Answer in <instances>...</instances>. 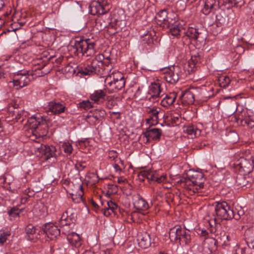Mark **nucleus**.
<instances>
[{
    "label": "nucleus",
    "mask_w": 254,
    "mask_h": 254,
    "mask_svg": "<svg viewBox=\"0 0 254 254\" xmlns=\"http://www.w3.org/2000/svg\"><path fill=\"white\" fill-rule=\"evenodd\" d=\"M69 243L75 248H79L81 246L82 241L79 235L75 233L68 234L67 237Z\"/></svg>",
    "instance_id": "c756f323"
},
{
    "label": "nucleus",
    "mask_w": 254,
    "mask_h": 254,
    "mask_svg": "<svg viewBox=\"0 0 254 254\" xmlns=\"http://www.w3.org/2000/svg\"><path fill=\"white\" fill-rule=\"evenodd\" d=\"M177 97L176 92H172L166 95L165 97L162 100L161 105L165 107H168L172 105L175 102Z\"/></svg>",
    "instance_id": "7c9ffc66"
},
{
    "label": "nucleus",
    "mask_w": 254,
    "mask_h": 254,
    "mask_svg": "<svg viewBox=\"0 0 254 254\" xmlns=\"http://www.w3.org/2000/svg\"><path fill=\"white\" fill-rule=\"evenodd\" d=\"M96 41L94 39L77 38L74 45L71 46L70 51L76 56H92L95 53Z\"/></svg>",
    "instance_id": "20e7f679"
},
{
    "label": "nucleus",
    "mask_w": 254,
    "mask_h": 254,
    "mask_svg": "<svg viewBox=\"0 0 254 254\" xmlns=\"http://www.w3.org/2000/svg\"><path fill=\"white\" fill-rule=\"evenodd\" d=\"M44 233L50 239L53 240L60 235L61 231H63V233L66 235L67 232L63 229H59L58 226L55 225L53 223H46L43 227Z\"/></svg>",
    "instance_id": "9d476101"
},
{
    "label": "nucleus",
    "mask_w": 254,
    "mask_h": 254,
    "mask_svg": "<svg viewBox=\"0 0 254 254\" xmlns=\"http://www.w3.org/2000/svg\"><path fill=\"white\" fill-rule=\"evenodd\" d=\"M232 165L244 174H250L254 168V155L251 156L250 158L243 157L238 158L236 156L232 162Z\"/></svg>",
    "instance_id": "423d86ee"
},
{
    "label": "nucleus",
    "mask_w": 254,
    "mask_h": 254,
    "mask_svg": "<svg viewBox=\"0 0 254 254\" xmlns=\"http://www.w3.org/2000/svg\"><path fill=\"white\" fill-rule=\"evenodd\" d=\"M137 241L139 247L142 249H147L151 245L150 235L146 232H143L138 236Z\"/></svg>",
    "instance_id": "412c9836"
},
{
    "label": "nucleus",
    "mask_w": 254,
    "mask_h": 254,
    "mask_svg": "<svg viewBox=\"0 0 254 254\" xmlns=\"http://www.w3.org/2000/svg\"><path fill=\"white\" fill-rule=\"evenodd\" d=\"M219 81L220 82V86L223 88L227 87L231 82V80L228 76H224L220 78Z\"/></svg>",
    "instance_id": "a19ab883"
},
{
    "label": "nucleus",
    "mask_w": 254,
    "mask_h": 254,
    "mask_svg": "<svg viewBox=\"0 0 254 254\" xmlns=\"http://www.w3.org/2000/svg\"><path fill=\"white\" fill-rule=\"evenodd\" d=\"M171 120L173 124L179 125L181 122V116L177 113H173L171 115Z\"/></svg>",
    "instance_id": "37998d69"
},
{
    "label": "nucleus",
    "mask_w": 254,
    "mask_h": 254,
    "mask_svg": "<svg viewBox=\"0 0 254 254\" xmlns=\"http://www.w3.org/2000/svg\"><path fill=\"white\" fill-rule=\"evenodd\" d=\"M47 117L36 114L30 118L27 121L29 129L26 135L32 141L39 142L45 137L48 132Z\"/></svg>",
    "instance_id": "f257e3e1"
},
{
    "label": "nucleus",
    "mask_w": 254,
    "mask_h": 254,
    "mask_svg": "<svg viewBox=\"0 0 254 254\" xmlns=\"http://www.w3.org/2000/svg\"><path fill=\"white\" fill-rule=\"evenodd\" d=\"M106 100V106L108 109H111L117 105L116 101L112 96H107Z\"/></svg>",
    "instance_id": "ea45409f"
},
{
    "label": "nucleus",
    "mask_w": 254,
    "mask_h": 254,
    "mask_svg": "<svg viewBox=\"0 0 254 254\" xmlns=\"http://www.w3.org/2000/svg\"><path fill=\"white\" fill-rule=\"evenodd\" d=\"M161 111V108L158 107L154 106L149 108L147 113L149 115V117L146 120V123L151 125L157 124L159 120L158 116Z\"/></svg>",
    "instance_id": "2eb2a0df"
},
{
    "label": "nucleus",
    "mask_w": 254,
    "mask_h": 254,
    "mask_svg": "<svg viewBox=\"0 0 254 254\" xmlns=\"http://www.w3.org/2000/svg\"><path fill=\"white\" fill-rule=\"evenodd\" d=\"M194 55L195 56H200V57H203V54L202 52H193L191 54V56Z\"/></svg>",
    "instance_id": "774afa93"
},
{
    "label": "nucleus",
    "mask_w": 254,
    "mask_h": 254,
    "mask_svg": "<svg viewBox=\"0 0 254 254\" xmlns=\"http://www.w3.org/2000/svg\"><path fill=\"white\" fill-rule=\"evenodd\" d=\"M118 156V153L115 150H110L108 152V158L111 160L115 161L116 159L117 158Z\"/></svg>",
    "instance_id": "8fccbe9b"
},
{
    "label": "nucleus",
    "mask_w": 254,
    "mask_h": 254,
    "mask_svg": "<svg viewBox=\"0 0 254 254\" xmlns=\"http://www.w3.org/2000/svg\"><path fill=\"white\" fill-rule=\"evenodd\" d=\"M99 177L96 173H89L85 177V182L87 186L92 187L99 181Z\"/></svg>",
    "instance_id": "2f4dec72"
},
{
    "label": "nucleus",
    "mask_w": 254,
    "mask_h": 254,
    "mask_svg": "<svg viewBox=\"0 0 254 254\" xmlns=\"http://www.w3.org/2000/svg\"><path fill=\"white\" fill-rule=\"evenodd\" d=\"M201 237H203L206 240L207 239V236L208 235V232L204 229H202L201 230V233L200 234Z\"/></svg>",
    "instance_id": "338daca9"
},
{
    "label": "nucleus",
    "mask_w": 254,
    "mask_h": 254,
    "mask_svg": "<svg viewBox=\"0 0 254 254\" xmlns=\"http://www.w3.org/2000/svg\"><path fill=\"white\" fill-rule=\"evenodd\" d=\"M39 150L42 157L45 160H48L56 156V149L53 145H41Z\"/></svg>",
    "instance_id": "dca6fc26"
},
{
    "label": "nucleus",
    "mask_w": 254,
    "mask_h": 254,
    "mask_svg": "<svg viewBox=\"0 0 254 254\" xmlns=\"http://www.w3.org/2000/svg\"><path fill=\"white\" fill-rule=\"evenodd\" d=\"M113 21L115 24V26L116 27L115 28L114 30L112 29L110 31V35H114L117 33L119 32L126 26V22L125 20L114 19L113 20Z\"/></svg>",
    "instance_id": "f704fd0d"
},
{
    "label": "nucleus",
    "mask_w": 254,
    "mask_h": 254,
    "mask_svg": "<svg viewBox=\"0 0 254 254\" xmlns=\"http://www.w3.org/2000/svg\"><path fill=\"white\" fill-rule=\"evenodd\" d=\"M185 33L190 39L200 43L204 42L206 39L205 35L200 30L195 28L189 27Z\"/></svg>",
    "instance_id": "4468645a"
},
{
    "label": "nucleus",
    "mask_w": 254,
    "mask_h": 254,
    "mask_svg": "<svg viewBox=\"0 0 254 254\" xmlns=\"http://www.w3.org/2000/svg\"><path fill=\"white\" fill-rule=\"evenodd\" d=\"M85 163L84 162H78L75 164V167L78 171H82L86 168Z\"/></svg>",
    "instance_id": "5fc2aeb1"
},
{
    "label": "nucleus",
    "mask_w": 254,
    "mask_h": 254,
    "mask_svg": "<svg viewBox=\"0 0 254 254\" xmlns=\"http://www.w3.org/2000/svg\"><path fill=\"white\" fill-rule=\"evenodd\" d=\"M115 24L113 21L110 20V19H108V22L107 23H106L104 22V24L103 25V28H107V30L108 33L110 34V31L112 30H114L115 28L116 27L115 26Z\"/></svg>",
    "instance_id": "79ce46f5"
},
{
    "label": "nucleus",
    "mask_w": 254,
    "mask_h": 254,
    "mask_svg": "<svg viewBox=\"0 0 254 254\" xmlns=\"http://www.w3.org/2000/svg\"><path fill=\"white\" fill-rule=\"evenodd\" d=\"M111 68H106L102 64L96 61H92L86 67L82 69L80 72L83 75H90L92 73L103 75L106 72H111Z\"/></svg>",
    "instance_id": "6e6552de"
},
{
    "label": "nucleus",
    "mask_w": 254,
    "mask_h": 254,
    "mask_svg": "<svg viewBox=\"0 0 254 254\" xmlns=\"http://www.w3.org/2000/svg\"><path fill=\"white\" fill-rule=\"evenodd\" d=\"M45 64L39 66L35 69V71L32 73H29V71L26 70H21L14 73L13 80L9 81V84H12L16 90L20 89L25 86H27L30 82V79L29 76L37 75L38 76H42L49 72V71H41Z\"/></svg>",
    "instance_id": "7ed1b4c3"
},
{
    "label": "nucleus",
    "mask_w": 254,
    "mask_h": 254,
    "mask_svg": "<svg viewBox=\"0 0 254 254\" xmlns=\"http://www.w3.org/2000/svg\"><path fill=\"white\" fill-rule=\"evenodd\" d=\"M107 206L105 208L109 209L112 212H114L115 210L117 209V204L111 200L107 201Z\"/></svg>",
    "instance_id": "49530a36"
},
{
    "label": "nucleus",
    "mask_w": 254,
    "mask_h": 254,
    "mask_svg": "<svg viewBox=\"0 0 254 254\" xmlns=\"http://www.w3.org/2000/svg\"><path fill=\"white\" fill-rule=\"evenodd\" d=\"M76 214L75 211L72 208H68L64 211L59 221V225L61 229L66 230L68 232L70 229V226L76 220Z\"/></svg>",
    "instance_id": "1a4fd4ad"
},
{
    "label": "nucleus",
    "mask_w": 254,
    "mask_h": 254,
    "mask_svg": "<svg viewBox=\"0 0 254 254\" xmlns=\"http://www.w3.org/2000/svg\"><path fill=\"white\" fill-rule=\"evenodd\" d=\"M236 183L237 186L240 188H248L252 185V179L241 174L237 177Z\"/></svg>",
    "instance_id": "393cba45"
},
{
    "label": "nucleus",
    "mask_w": 254,
    "mask_h": 254,
    "mask_svg": "<svg viewBox=\"0 0 254 254\" xmlns=\"http://www.w3.org/2000/svg\"><path fill=\"white\" fill-rule=\"evenodd\" d=\"M156 22L161 27L165 28L170 27V21L166 9H162L155 16Z\"/></svg>",
    "instance_id": "f3484780"
},
{
    "label": "nucleus",
    "mask_w": 254,
    "mask_h": 254,
    "mask_svg": "<svg viewBox=\"0 0 254 254\" xmlns=\"http://www.w3.org/2000/svg\"><path fill=\"white\" fill-rule=\"evenodd\" d=\"M151 175L149 177V180L155 181L158 183L163 182L166 178V175H159L157 172L151 171Z\"/></svg>",
    "instance_id": "e433bc0d"
},
{
    "label": "nucleus",
    "mask_w": 254,
    "mask_h": 254,
    "mask_svg": "<svg viewBox=\"0 0 254 254\" xmlns=\"http://www.w3.org/2000/svg\"><path fill=\"white\" fill-rule=\"evenodd\" d=\"M248 250L246 248L238 247L235 254H250Z\"/></svg>",
    "instance_id": "603ef678"
},
{
    "label": "nucleus",
    "mask_w": 254,
    "mask_h": 254,
    "mask_svg": "<svg viewBox=\"0 0 254 254\" xmlns=\"http://www.w3.org/2000/svg\"><path fill=\"white\" fill-rule=\"evenodd\" d=\"M204 181L203 173L190 170L187 174V177L182 178L180 183L181 186L188 190L190 194L192 195L203 188Z\"/></svg>",
    "instance_id": "f03ea898"
},
{
    "label": "nucleus",
    "mask_w": 254,
    "mask_h": 254,
    "mask_svg": "<svg viewBox=\"0 0 254 254\" xmlns=\"http://www.w3.org/2000/svg\"><path fill=\"white\" fill-rule=\"evenodd\" d=\"M103 210L104 215L107 217L110 216L113 213L111 211V210H109V209L108 208H104L103 209Z\"/></svg>",
    "instance_id": "0e129e2a"
},
{
    "label": "nucleus",
    "mask_w": 254,
    "mask_h": 254,
    "mask_svg": "<svg viewBox=\"0 0 254 254\" xmlns=\"http://www.w3.org/2000/svg\"><path fill=\"white\" fill-rule=\"evenodd\" d=\"M166 28H169L170 33L174 36L179 35L181 32V31L183 29L182 26L179 24H171L170 23L169 27H166Z\"/></svg>",
    "instance_id": "4c0bfd02"
},
{
    "label": "nucleus",
    "mask_w": 254,
    "mask_h": 254,
    "mask_svg": "<svg viewBox=\"0 0 254 254\" xmlns=\"http://www.w3.org/2000/svg\"><path fill=\"white\" fill-rule=\"evenodd\" d=\"M143 134L147 138V141L158 142L162 135V130L160 128H156L151 126L146 129Z\"/></svg>",
    "instance_id": "f8f14e48"
},
{
    "label": "nucleus",
    "mask_w": 254,
    "mask_h": 254,
    "mask_svg": "<svg viewBox=\"0 0 254 254\" xmlns=\"http://www.w3.org/2000/svg\"><path fill=\"white\" fill-rule=\"evenodd\" d=\"M161 92L162 89L159 83H154L151 84L148 92L149 94L150 95L149 100L151 98L156 99L159 98L161 96Z\"/></svg>",
    "instance_id": "a878e982"
},
{
    "label": "nucleus",
    "mask_w": 254,
    "mask_h": 254,
    "mask_svg": "<svg viewBox=\"0 0 254 254\" xmlns=\"http://www.w3.org/2000/svg\"><path fill=\"white\" fill-rule=\"evenodd\" d=\"M234 210L226 201H217L214 204V212L212 220L215 223H220L222 220H230L233 219Z\"/></svg>",
    "instance_id": "39448f33"
},
{
    "label": "nucleus",
    "mask_w": 254,
    "mask_h": 254,
    "mask_svg": "<svg viewBox=\"0 0 254 254\" xmlns=\"http://www.w3.org/2000/svg\"><path fill=\"white\" fill-rule=\"evenodd\" d=\"M183 129L184 132L187 133L191 138L198 137L201 134V130L193 125L184 126Z\"/></svg>",
    "instance_id": "bb28decb"
},
{
    "label": "nucleus",
    "mask_w": 254,
    "mask_h": 254,
    "mask_svg": "<svg viewBox=\"0 0 254 254\" xmlns=\"http://www.w3.org/2000/svg\"><path fill=\"white\" fill-rule=\"evenodd\" d=\"M10 232L9 231L3 232L2 233H1L0 234V244H3L4 242H5L7 239V238L10 235Z\"/></svg>",
    "instance_id": "c03bdc74"
},
{
    "label": "nucleus",
    "mask_w": 254,
    "mask_h": 254,
    "mask_svg": "<svg viewBox=\"0 0 254 254\" xmlns=\"http://www.w3.org/2000/svg\"><path fill=\"white\" fill-rule=\"evenodd\" d=\"M163 78L168 83L174 84L179 80V75L178 73L176 72L174 66L165 68L163 70Z\"/></svg>",
    "instance_id": "ddd939ff"
},
{
    "label": "nucleus",
    "mask_w": 254,
    "mask_h": 254,
    "mask_svg": "<svg viewBox=\"0 0 254 254\" xmlns=\"http://www.w3.org/2000/svg\"><path fill=\"white\" fill-rule=\"evenodd\" d=\"M107 53L103 54H99L96 56L95 58L93 60V61H96L102 64V66L106 68H112V63L111 62V58L110 55H107Z\"/></svg>",
    "instance_id": "6ab92c4d"
},
{
    "label": "nucleus",
    "mask_w": 254,
    "mask_h": 254,
    "mask_svg": "<svg viewBox=\"0 0 254 254\" xmlns=\"http://www.w3.org/2000/svg\"><path fill=\"white\" fill-rule=\"evenodd\" d=\"M246 242L249 244L254 240V226H251L250 224L247 226L244 234Z\"/></svg>",
    "instance_id": "72a5a7b5"
},
{
    "label": "nucleus",
    "mask_w": 254,
    "mask_h": 254,
    "mask_svg": "<svg viewBox=\"0 0 254 254\" xmlns=\"http://www.w3.org/2000/svg\"><path fill=\"white\" fill-rule=\"evenodd\" d=\"M93 107V103L89 100H84L78 104V107L81 109L88 110Z\"/></svg>",
    "instance_id": "58836bf2"
},
{
    "label": "nucleus",
    "mask_w": 254,
    "mask_h": 254,
    "mask_svg": "<svg viewBox=\"0 0 254 254\" xmlns=\"http://www.w3.org/2000/svg\"><path fill=\"white\" fill-rule=\"evenodd\" d=\"M143 41H146V42L149 44L150 43L152 42V38L151 37V35L148 33L145 35Z\"/></svg>",
    "instance_id": "052dcab7"
},
{
    "label": "nucleus",
    "mask_w": 254,
    "mask_h": 254,
    "mask_svg": "<svg viewBox=\"0 0 254 254\" xmlns=\"http://www.w3.org/2000/svg\"><path fill=\"white\" fill-rule=\"evenodd\" d=\"M95 114H99V116L100 118H102L104 116L105 114V111L103 110H96L95 111Z\"/></svg>",
    "instance_id": "69168bd1"
},
{
    "label": "nucleus",
    "mask_w": 254,
    "mask_h": 254,
    "mask_svg": "<svg viewBox=\"0 0 254 254\" xmlns=\"http://www.w3.org/2000/svg\"><path fill=\"white\" fill-rule=\"evenodd\" d=\"M114 82L111 85H114V87L118 90H121L125 85V80L124 76L118 73L116 76L113 75Z\"/></svg>",
    "instance_id": "c85d7f7f"
},
{
    "label": "nucleus",
    "mask_w": 254,
    "mask_h": 254,
    "mask_svg": "<svg viewBox=\"0 0 254 254\" xmlns=\"http://www.w3.org/2000/svg\"><path fill=\"white\" fill-rule=\"evenodd\" d=\"M140 174L142 177H143L144 178H146L149 180V177H150L149 176L151 175V171H150V172L143 171V172H141Z\"/></svg>",
    "instance_id": "e2e57ef3"
},
{
    "label": "nucleus",
    "mask_w": 254,
    "mask_h": 254,
    "mask_svg": "<svg viewBox=\"0 0 254 254\" xmlns=\"http://www.w3.org/2000/svg\"><path fill=\"white\" fill-rule=\"evenodd\" d=\"M107 96L106 89L97 90L94 91L90 95V99L95 103H99L103 102Z\"/></svg>",
    "instance_id": "aec40b11"
},
{
    "label": "nucleus",
    "mask_w": 254,
    "mask_h": 254,
    "mask_svg": "<svg viewBox=\"0 0 254 254\" xmlns=\"http://www.w3.org/2000/svg\"><path fill=\"white\" fill-rule=\"evenodd\" d=\"M244 214V211L243 210H240L238 211L237 213L236 214L235 211H234V217L233 219L235 220H238L241 218V216Z\"/></svg>",
    "instance_id": "bf43d9fd"
},
{
    "label": "nucleus",
    "mask_w": 254,
    "mask_h": 254,
    "mask_svg": "<svg viewBox=\"0 0 254 254\" xmlns=\"http://www.w3.org/2000/svg\"><path fill=\"white\" fill-rule=\"evenodd\" d=\"M132 200L134 207L137 210L145 211L149 208L148 203L138 194L133 196Z\"/></svg>",
    "instance_id": "a211bd4d"
},
{
    "label": "nucleus",
    "mask_w": 254,
    "mask_h": 254,
    "mask_svg": "<svg viewBox=\"0 0 254 254\" xmlns=\"http://www.w3.org/2000/svg\"><path fill=\"white\" fill-rule=\"evenodd\" d=\"M223 4L229 8L233 6L242 7L246 2V0H222Z\"/></svg>",
    "instance_id": "473e14b6"
},
{
    "label": "nucleus",
    "mask_w": 254,
    "mask_h": 254,
    "mask_svg": "<svg viewBox=\"0 0 254 254\" xmlns=\"http://www.w3.org/2000/svg\"><path fill=\"white\" fill-rule=\"evenodd\" d=\"M225 232H221L220 234V236H218L216 238H215V240L217 241V245L218 246H224V237L225 236Z\"/></svg>",
    "instance_id": "a18cd8bd"
},
{
    "label": "nucleus",
    "mask_w": 254,
    "mask_h": 254,
    "mask_svg": "<svg viewBox=\"0 0 254 254\" xmlns=\"http://www.w3.org/2000/svg\"><path fill=\"white\" fill-rule=\"evenodd\" d=\"M63 148L65 153L70 154L72 153L73 148L72 145L69 143H64L63 145Z\"/></svg>",
    "instance_id": "09e8293b"
},
{
    "label": "nucleus",
    "mask_w": 254,
    "mask_h": 254,
    "mask_svg": "<svg viewBox=\"0 0 254 254\" xmlns=\"http://www.w3.org/2000/svg\"><path fill=\"white\" fill-rule=\"evenodd\" d=\"M244 223H246V225L244 227H246V229L247 228V226L250 224H251V226H254V221L253 218L251 216L247 217V218L246 219V222L245 221Z\"/></svg>",
    "instance_id": "6e6d98bb"
},
{
    "label": "nucleus",
    "mask_w": 254,
    "mask_h": 254,
    "mask_svg": "<svg viewBox=\"0 0 254 254\" xmlns=\"http://www.w3.org/2000/svg\"><path fill=\"white\" fill-rule=\"evenodd\" d=\"M169 238L171 241L179 240L183 245H189L191 242L189 231L181 226H176L171 228L169 232Z\"/></svg>",
    "instance_id": "0eeeda50"
},
{
    "label": "nucleus",
    "mask_w": 254,
    "mask_h": 254,
    "mask_svg": "<svg viewBox=\"0 0 254 254\" xmlns=\"http://www.w3.org/2000/svg\"><path fill=\"white\" fill-rule=\"evenodd\" d=\"M8 214L10 216H12L13 217L18 216L19 215V211H18V209L15 207L11 208L8 211Z\"/></svg>",
    "instance_id": "864d4df0"
},
{
    "label": "nucleus",
    "mask_w": 254,
    "mask_h": 254,
    "mask_svg": "<svg viewBox=\"0 0 254 254\" xmlns=\"http://www.w3.org/2000/svg\"><path fill=\"white\" fill-rule=\"evenodd\" d=\"M110 9V7H103L97 1L92 2L91 6V13L92 15H103L106 13Z\"/></svg>",
    "instance_id": "b1692460"
},
{
    "label": "nucleus",
    "mask_w": 254,
    "mask_h": 254,
    "mask_svg": "<svg viewBox=\"0 0 254 254\" xmlns=\"http://www.w3.org/2000/svg\"><path fill=\"white\" fill-rule=\"evenodd\" d=\"M203 57L200 56H195L194 55L191 56V61L194 64H196L201 62V60Z\"/></svg>",
    "instance_id": "3c124183"
},
{
    "label": "nucleus",
    "mask_w": 254,
    "mask_h": 254,
    "mask_svg": "<svg viewBox=\"0 0 254 254\" xmlns=\"http://www.w3.org/2000/svg\"><path fill=\"white\" fill-rule=\"evenodd\" d=\"M97 1L100 4L102 5L103 7L110 8L109 0H97Z\"/></svg>",
    "instance_id": "13d9d810"
},
{
    "label": "nucleus",
    "mask_w": 254,
    "mask_h": 254,
    "mask_svg": "<svg viewBox=\"0 0 254 254\" xmlns=\"http://www.w3.org/2000/svg\"><path fill=\"white\" fill-rule=\"evenodd\" d=\"M224 246H229L230 245V241L231 239L229 236V235L227 234H225V236L224 237Z\"/></svg>",
    "instance_id": "4d7b16f0"
},
{
    "label": "nucleus",
    "mask_w": 254,
    "mask_h": 254,
    "mask_svg": "<svg viewBox=\"0 0 254 254\" xmlns=\"http://www.w3.org/2000/svg\"><path fill=\"white\" fill-rule=\"evenodd\" d=\"M36 228L31 224H28L25 229V232L26 234V238L29 241H32L34 239V235L35 234L36 232Z\"/></svg>",
    "instance_id": "c9c22d12"
},
{
    "label": "nucleus",
    "mask_w": 254,
    "mask_h": 254,
    "mask_svg": "<svg viewBox=\"0 0 254 254\" xmlns=\"http://www.w3.org/2000/svg\"><path fill=\"white\" fill-rule=\"evenodd\" d=\"M179 99L184 105L192 104L194 101V95L191 91L186 90L182 92Z\"/></svg>",
    "instance_id": "4be33fe9"
},
{
    "label": "nucleus",
    "mask_w": 254,
    "mask_h": 254,
    "mask_svg": "<svg viewBox=\"0 0 254 254\" xmlns=\"http://www.w3.org/2000/svg\"><path fill=\"white\" fill-rule=\"evenodd\" d=\"M217 242L215 240V238H208L204 240L203 247L204 249H208L210 253L215 252L218 247Z\"/></svg>",
    "instance_id": "cd10ccee"
},
{
    "label": "nucleus",
    "mask_w": 254,
    "mask_h": 254,
    "mask_svg": "<svg viewBox=\"0 0 254 254\" xmlns=\"http://www.w3.org/2000/svg\"><path fill=\"white\" fill-rule=\"evenodd\" d=\"M242 124L247 125L249 127L254 128V121L250 117H247L242 121Z\"/></svg>",
    "instance_id": "de8ad7c7"
},
{
    "label": "nucleus",
    "mask_w": 254,
    "mask_h": 254,
    "mask_svg": "<svg viewBox=\"0 0 254 254\" xmlns=\"http://www.w3.org/2000/svg\"><path fill=\"white\" fill-rule=\"evenodd\" d=\"M65 107L64 105L55 101H51L48 104V111L54 114H60L64 112Z\"/></svg>",
    "instance_id": "5701e85b"
},
{
    "label": "nucleus",
    "mask_w": 254,
    "mask_h": 254,
    "mask_svg": "<svg viewBox=\"0 0 254 254\" xmlns=\"http://www.w3.org/2000/svg\"><path fill=\"white\" fill-rule=\"evenodd\" d=\"M220 8L219 0H203L201 12L204 15L214 13Z\"/></svg>",
    "instance_id": "9b49d317"
},
{
    "label": "nucleus",
    "mask_w": 254,
    "mask_h": 254,
    "mask_svg": "<svg viewBox=\"0 0 254 254\" xmlns=\"http://www.w3.org/2000/svg\"><path fill=\"white\" fill-rule=\"evenodd\" d=\"M108 190H110L111 191H113V193H115L117 192L118 188L117 186L114 185H108Z\"/></svg>",
    "instance_id": "680f3d73"
}]
</instances>
